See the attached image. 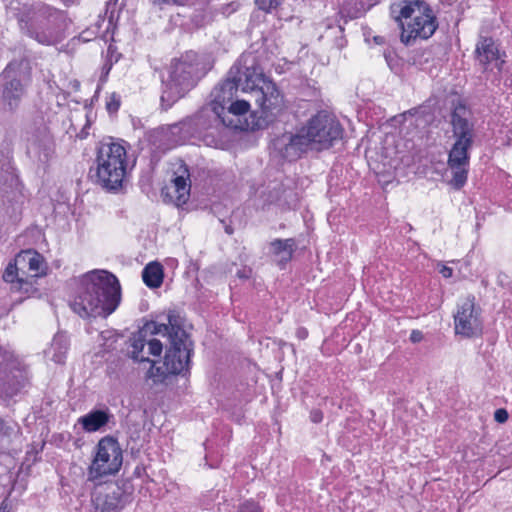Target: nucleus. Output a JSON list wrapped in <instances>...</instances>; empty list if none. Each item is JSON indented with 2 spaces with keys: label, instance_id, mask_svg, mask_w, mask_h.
<instances>
[{
  "label": "nucleus",
  "instance_id": "393cba45",
  "mask_svg": "<svg viewBox=\"0 0 512 512\" xmlns=\"http://www.w3.org/2000/svg\"><path fill=\"white\" fill-rule=\"evenodd\" d=\"M11 189L12 197L7 196V205L5 213L9 217L11 223L16 224L22 219L23 212V199L24 196L21 192L23 184L18 187H9Z\"/></svg>",
  "mask_w": 512,
  "mask_h": 512
},
{
  "label": "nucleus",
  "instance_id": "f704fd0d",
  "mask_svg": "<svg viewBox=\"0 0 512 512\" xmlns=\"http://www.w3.org/2000/svg\"><path fill=\"white\" fill-rule=\"evenodd\" d=\"M384 58L389 68L395 73L400 74L403 70L402 59L396 54L395 51L387 49L384 51Z\"/></svg>",
  "mask_w": 512,
  "mask_h": 512
},
{
  "label": "nucleus",
  "instance_id": "864d4df0",
  "mask_svg": "<svg viewBox=\"0 0 512 512\" xmlns=\"http://www.w3.org/2000/svg\"><path fill=\"white\" fill-rule=\"evenodd\" d=\"M144 475H145L149 480H151V479H150V477H149V476L147 475V473H146V468H145V466H143V465H137V466L135 467L134 471H133V476H135V477H137V478H141V477H142V476H144Z\"/></svg>",
  "mask_w": 512,
  "mask_h": 512
},
{
  "label": "nucleus",
  "instance_id": "c756f323",
  "mask_svg": "<svg viewBox=\"0 0 512 512\" xmlns=\"http://www.w3.org/2000/svg\"><path fill=\"white\" fill-rule=\"evenodd\" d=\"M109 486H114L118 489L115 493L120 496L127 504L132 501V495L134 492V485L131 482V479H121L115 482H106Z\"/></svg>",
  "mask_w": 512,
  "mask_h": 512
},
{
  "label": "nucleus",
  "instance_id": "423d86ee",
  "mask_svg": "<svg viewBox=\"0 0 512 512\" xmlns=\"http://www.w3.org/2000/svg\"><path fill=\"white\" fill-rule=\"evenodd\" d=\"M207 74V69L197 53L188 51L179 58H173L168 69V79L162 80L160 97L162 111H167L185 97Z\"/></svg>",
  "mask_w": 512,
  "mask_h": 512
},
{
  "label": "nucleus",
  "instance_id": "4d7b16f0",
  "mask_svg": "<svg viewBox=\"0 0 512 512\" xmlns=\"http://www.w3.org/2000/svg\"><path fill=\"white\" fill-rule=\"evenodd\" d=\"M505 56H501L498 60H494L492 64H494V67L498 70V72H502L504 69V65L506 64V61L504 59Z\"/></svg>",
  "mask_w": 512,
  "mask_h": 512
},
{
  "label": "nucleus",
  "instance_id": "412c9836",
  "mask_svg": "<svg viewBox=\"0 0 512 512\" xmlns=\"http://www.w3.org/2000/svg\"><path fill=\"white\" fill-rule=\"evenodd\" d=\"M116 488L106 482L100 484L93 494V503L97 512H121L127 503L115 493Z\"/></svg>",
  "mask_w": 512,
  "mask_h": 512
},
{
  "label": "nucleus",
  "instance_id": "c9c22d12",
  "mask_svg": "<svg viewBox=\"0 0 512 512\" xmlns=\"http://www.w3.org/2000/svg\"><path fill=\"white\" fill-rule=\"evenodd\" d=\"M237 512H263V507L259 502L250 498L239 503Z\"/></svg>",
  "mask_w": 512,
  "mask_h": 512
},
{
  "label": "nucleus",
  "instance_id": "13d9d810",
  "mask_svg": "<svg viewBox=\"0 0 512 512\" xmlns=\"http://www.w3.org/2000/svg\"><path fill=\"white\" fill-rule=\"evenodd\" d=\"M289 197L291 198V202L289 203V208L295 209L298 204V194L294 191H290Z\"/></svg>",
  "mask_w": 512,
  "mask_h": 512
},
{
  "label": "nucleus",
  "instance_id": "4468645a",
  "mask_svg": "<svg viewBox=\"0 0 512 512\" xmlns=\"http://www.w3.org/2000/svg\"><path fill=\"white\" fill-rule=\"evenodd\" d=\"M305 129L318 150L328 149L342 138L344 129L336 117L327 111H319L312 116Z\"/></svg>",
  "mask_w": 512,
  "mask_h": 512
},
{
  "label": "nucleus",
  "instance_id": "680f3d73",
  "mask_svg": "<svg viewBox=\"0 0 512 512\" xmlns=\"http://www.w3.org/2000/svg\"><path fill=\"white\" fill-rule=\"evenodd\" d=\"M220 222L224 225V230L228 235H232L234 232L233 227L230 224H226L224 219L219 218Z\"/></svg>",
  "mask_w": 512,
  "mask_h": 512
},
{
  "label": "nucleus",
  "instance_id": "052dcab7",
  "mask_svg": "<svg viewBox=\"0 0 512 512\" xmlns=\"http://www.w3.org/2000/svg\"><path fill=\"white\" fill-rule=\"evenodd\" d=\"M220 210H222V205L220 203H214L211 205L210 211L212 214L219 216Z\"/></svg>",
  "mask_w": 512,
  "mask_h": 512
},
{
  "label": "nucleus",
  "instance_id": "8fccbe9b",
  "mask_svg": "<svg viewBox=\"0 0 512 512\" xmlns=\"http://www.w3.org/2000/svg\"><path fill=\"white\" fill-rule=\"evenodd\" d=\"M310 420L313 423H320L323 420V412L320 409H313L310 412Z\"/></svg>",
  "mask_w": 512,
  "mask_h": 512
},
{
  "label": "nucleus",
  "instance_id": "2eb2a0df",
  "mask_svg": "<svg viewBox=\"0 0 512 512\" xmlns=\"http://www.w3.org/2000/svg\"><path fill=\"white\" fill-rule=\"evenodd\" d=\"M56 145L50 129L44 124L34 125L26 139V155L44 169L55 156Z\"/></svg>",
  "mask_w": 512,
  "mask_h": 512
},
{
  "label": "nucleus",
  "instance_id": "603ef678",
  "mask_svg": "<svg viewBox=\"0 0 512 512\" xmlns=\"http://www.w3.org/2000/svg\"><path fill=\"white\" fill-rule=\"evenodd\" d=\"M423 338H424V335H423L422 331H420V330H412L410 337H409V339L412 343H419L423 340Z\"/></svg>",
  "mask_w": 512,
  "mask_h": 512
},
{
  "label": "nucleus",
  "instance_id": "c85d7f7f",
  "mask_svg": "<svg viewBox=\"0 0 512 512\" xmlns=\"http://www.w3.org/2000/svg\"><path fill=\"white\" fill-rule=\"evenodd\" d=\"M128 347H131V350L128 351L127 356L131 358L134 362L142 363L146 361H150L148 357L141 356V352L143 351L145 345L147 344V338L140 335L137 332L132 333L131 337L126 341Z\"/></svg>",
  "mask_w": 512,
  "mask_h": 512
},
{
  "label": "nucleus",
  "instance_id": "20e7f679",
  "mask_svg": "<svg viewBox=\"0 0 512 512\" xmlns=\"http://www.w3.org/2000/svg\"><path fill=\"white\" fill-rule=\"evenodd\" d=\"M89 179L109 193H118L127 182V150L113 137L103 138L96 146L94 165L89 168Z\"/></svg>",
  "mask_w": 512,
  "mask_h": 512
},
{
  "label": "nucleus",
  "instance_id": "4be33fe9",
  "mask_svg": "<svg viewBox=\"0 0 512 512\" xmlns=\"http://www.w3.org/2000/svg\"><path fill=\"white\" fill-rule=\"evenodd\" d=\"M110 422H115V417L106 405L95 407L87 414L78 418L77 423L85 432L93 433L100 431Z\"/></svg>",
  "mask_w": 512,
  "mask_h": 512
},
{
  "label": "nucleus",
  "instance_id": "79ce46f5",
  "mask_svg": "<svg viewBox=\"0 0 512 512\" xmlns=\"http://www.w3.org/2000/svg\"><path fill=\"white\" fill-rule=\"evenodd\" d=\"M509 418V413L505 408H498L494 412V420L499 423L503 424L507 422Z\"/></svg>",
  "mask_w": 512,
  "mask_h": 512
},
{
  "label": "nucleus",
  "instance_id": "b1692460",
  "mask_svg": "<svg viewBox=\"0 0 512 512\" xmlns=\"http://www.w3.org/2000/svg\"><path fill=\"white\" fill-rule=\"evenodd\" d=\"M70 342L66 332L59 331L55 334L46 355L57 364H64L69 350Z\"/></svg>",
  "mask_w": 512,
  "mask_h": 512
},
{
  "label": "nucleus",
  "instance_id": "338daca9",
  "mask_svg": "<svg viewBox=\"0 0 512 512\" xmlns=\"http://www.w3.org/2000/svg\"><path fill=\"white\" fill-rule=\"evenodd\" d=\"M83 445V440L81 438H77L74 440V446L76 448H81Z\"/></svg>",
  "mask_w": 512,
  "mask_h": 512
},
{
  "label": "nucleus",
  "instance_id": "5fc2aeb1",
  "mask_svg": "<svg viewBox=\"0 0 512 512\" xmlns=\"http://www.w3.org/2000/svg\"><path fill=\"white\" fill-rule=\"evenodd\" d=\"M295 335L299 340H305L308 337L309 332L307 328L301 326L296 329Z\"/></svg>",
  "mask_w": 512,
  "mask_h": 512
},
{
  "label": "nucleus",
  "instance_id": "1a4fd4ad",
  "mask_svg": "<svg viewBox=\"0 0 512 512\" xmlns=\"http://www.w3.org/2000/svg\"><path fill=\"white\" fill-rule=\"evenodd\" d=\"M142 321L143 325L136 331L140 335L146 338L158 334L167 337V360L178 352L177 345H181L183 350L187 343L194 342L191 334L185 329L186 318L176 309L151 313L149 319L143 318Z\"/></svg>",
  "mask_w": 512,
  "mask_h": 512
},
{
  "label": "nucleus",
  "instance_id": "ddd939ff",
  "mask_svg": "<svg viewBox=\"0 0 512 512\" xmlns=\"http://www.w3.org/2000/svg\"><path fill=\"white\" fill-rule=\"evenodd\" d=\"M194 347V342L187 343V347L183 350L181 345H177L178 352H175V355L170 357V360H167L169 352L168 347H166L163 358L165 369L156 366V362L150 359V361H147L151 364L147 376L152 378L155 384H167V380L171 376L189 375L192 366V357L194 355Z\"/></svg>",
  "mask_w": 512,
  "mask_h": 512
},
{
  "label": "nucleus",
  "instance_id": "a878e982",
  "mask_svg": "<svg viewBox=\"0 0 512 512\" xmlns=\"http://www.w3.org/2000/svg\"><path fill=\"white\" fill-rule=\"evenodd\" d=\"M250 111V103L246 100H239L237 98L231 100L226 106L225 113L227 119L233 120L237 125L238 128L236 130H245L247 124L244 122V125L241 124L240 117L245 116ZM245 121H249L248 119H245Z\"/></svg>",
  "mask_w": 512,
  "mask_h": 512
},
{
  "label": "nucleus",
  "instance_id": "bb28decb",
  "mask_svg": "<svg viewBox=\"0 0 512 512\" xmlns=\"http://www.w3.org/2000/svg\"><path fill=\"white\" fill-rule=\"evenodd\" d=\"M142 279L150 289L160 288L164 279V268L161 263L152 261L142 270Z\"/></svg>",
  "mask_w": 512,
  "mask_h": 512
},
{
  "label": "nucleus",
  "instance_id": "7c9ffc66",
  "mask_svg": "<svg viewBox=\"0 0 512 512\" xmlns=\"http://www.w3.org/2000/svg\"><path fill=\"white\" fill-rule=\"evenodd\" d=\"M18 258H21L24 261L27 260L29 270L36 272L34 276H39L38 272L44 262L43 256H41L35 250L29 249L26 251H22V253L19 254ZM42 274H44V272L40 273V275Z\"/></svg>",
  "mask_w": 512,
  "mask_h": 512
},
{
  "label": "nucleus",
  "instance_id": "49530a36",
  "mask_svg": "<svg viewBox=\"0 0 512 512\" xmlns=\"http://www.w3.org/2000/svg\"><path fill=\"white\" fill-rule=\"evenodd\" d=\"M239 5L237 2H231L221 7V13L225 16H229L231 13L238 9Z\"/></svg>",
  "mask_w": 512,
  "mask_h": 512
},
{
  "label": "nucleus",
  "instance_id": "5701e85b",
  "mask_svg": "<svg viewBox=\"0 0 512 512\" xmlns=\"http://www.w3.org/2000/svg\"><path fill=\"white\" fill-rule=\"evenodd\" d=\"M297 250L295 238H276L269 243V253L279 269L284 270Z\"/></svg>",
  "mask_w": 512,
  "mask_h": 512
},
{
  "label": "nucleus",
  "instance_id": "6e6d98bb",
  "mask_svg": "<svg viewBox=\"0 0 512 512\" xmlns=\"http://www.w3.org/2000/svg\"><path fill=\"white\" fill-rule=\"evenodd\" d=\"M439 273L444 278H450L453 275V269L448 267V266H446V265H442L441 269L439 270Z\"/></svg>",
  "mask_w": 512,
  "mask_h": 512
},
{
  "label": "nucleus",
  "instance_id": "09e8293b",
  "mask_svg": "<svg viewBox=\"0 0 512 512\" xmlns=\"http://www.w3.org/2000/svg\"><path fill=\"white\" fill-rule=\"evenodd\" d=\"M120 57H121V54L116 52V47H114L113 45H109L108 49H107V59L106 60H111L114 63V62H117Z\"/></svg>",
  "mask_w": 512,
  "mask_h": 512
},
{
  "label": "nucleus",
  "instance_id": "37998d69",
  "mask_svg": "<svg viewBox=\"0 0 512 512\" xmlns=\"http://www.w3.org/2000/svg\"><path fill=\"white\" fill-rule=\"evenodd\" d=\"M205 461H206V464L210 468H217V467H219L221 459L218 455H213V454L207 452L205 455Z\"/></svg>",
  "mask_w": 512,
  "mask_h": 512
},
{
  "label": "nucleus",
  "instance_id": "e433bc0d",
  "mask_svg": "<svg viewBox=\"0 0 512 512\" xmlns=\"http://www.w3.org/2000/svg\"><path fill=\"white\" fill-rule=\"evenodd\" d=\"M211 22V18L204 10L196 11L191 16V23L196 28H203Z\"/></svg>",
  "mask_w": 512,
  "mask_h": 512
},
{
  "label": "nucleus",
  "instance_id": "69168bd1",
  "mask_svg": "<svg viewBox=\"0 0 512 512\" xmlns=\"http://www.w3.org/2000/svg\"><path fill=\"white\" fill-rule=\"evenodd\" d=\"M422 106H419V107H415V108H412L408 111V113L410 115H416L419 113V111L421 110Z\"/></svg>",
  "mask_w": 512,
  "mask_h": 512
},
{
  "label": "nucleus",
  "instance_id": "0e129e2a",
  "mask_svg": "<svg viewBox=\"0 0 512 512\" xmlns=\"http://www.w3.org/2000/svg\"><path fill=\"white\" fill-rule=\"evenodd\" d=\"M373 40L378 45H382L385 43V38L383 36H374Z\"/></svg>",
  "mask_w": 512,
  "mask_h": 512
},
{
  "label": "nucleus",
  "instance_id": "dca6fc26",
  "mask_svg": "<svg viewBox=\"0 0 512 512\" xmlns=\"http://www.w3.org/2000/svg\"><path fill=\"white\" fill-rule=\"evenodd\" d=\"M480 315L481 308L476 306L475 296L468 295L454 316L455 333L465 338L480 336L483 330Z\"/></svg>",
  "mask_w": 512,
  "mask_h": 512
},
{
  "label": "nucleus",
  "instance_id": "cd10ccee",
  "mask_svg": "<svg viewBox=\"0 0 512 512\" xmlns=\"http://www.w3.org/2000/svg\"><path fill=\"white\" fill-rule=\"evenodd\" d=\"M7 359H8L7 353L4 352L2 350V348H0V381H2L3 384L7 383L9 388L11 389V393L16 394L27 385L28 380L22 375V373L19 372V375L13 376L12 380L15 379V383L14 382L11 383L10 380L6 381V378L8 377L7 376V368H8Z\"/></svg>",
  "mask_w": 512,
  "mask_h": 512
},
{
  "label": "nucleus",
  "instance_id": "0eeeda50",
  "mask_svg": "<svg viewBox=\"0 0 512 512\" xmlns=\"http://www.w3.org/2000/svg\"><path fill=\"white\" fill-rule=\"evenodd\" d=\"M22 33L41 45H54L62 40L64 11L42 2L24 6L15 13Z\"/></svg>",
  "mask_w": 512,
  "mask_h": 512
},
{
  "label": "nucleus",
  "instance_id": "3c124183",
  "mask_svg": "<svg viewBox=\"0 0 512 512\" xmlns=\"http://www.w3.org/2000/svg\"><path fill=\"white\" fill-rule=\"evenodd\" d=\"M163 134V129H154L148 134V141L156 145L157 139Z\"/></svg>",
  "mask_w": 512,
  "mask_h": 512
},
{
  "label": "nucleus",
  "instance_id": "ea45409f",
  "mask_svg": "<svg viewBox=\"0 0 512 512\" xmlns=\"http://www.w3.org/2000/svg\"><path fill=\"white\" fill-rule=\"evenodd\" d=\"M149 354L155 357L161 356L163 352V343L159 339L147 340Z\"/></svg>",
  "mask_w": 512,
  "mask_h": 512
},
{
  "label": "nucleus",
  "instance_id": "f257e3e1",
  "mask_svg": "<svg viewBox=\"0 0 512 512\" xmlns=\"http://www.w3.org/2000/svg\"><path fill=\"white\" fill-rule=\"evenodd\" d=\"M121 285L118 278L106 270L86 273L78 295L70 306L81 318H107L119 306Z\"/></svg>",
  "mask_w": 512,
  "mask_h": 512
},
{
  "label": "nucleus",
  "instance_id": "473e14b6",
  "mask_svg": "<svg viewBox=\"0 0 512 512\" xmlns=\"http://www.w3.org/2000/svg\"><path fill=\"white\" fill-rule=\"evenodd\" d=\"M438 47L439 45H431L425 49L415 51L410 59L411 64L422 67L428 64L430 61H433L434 49Z\"/></svg>",
  "mask_w": 512,
  "mask_h": 512
},
{
  "label": "nucleus",
  "instance_id": "774afa93",
  "mask_svg": "<svg viewBox=\"0 0 512 512\" xmlns=\"http://www.w3.org/2000/svg\"><path fill=\"white\" fill-rule=\"evenodd\" d=\"M0 512H8V510H7V506L2 504V505L0 506Z\"/></svg>",
  "mask_w": 512,
  "mask_h": 512
},
{
  "label": "nucleus",
  "instance_id": "f03ea898",
  "mask_svg": "<svg viewBox=\"0 0 512 512\" xmlns=\"http://www.w3.org/2000/svg\"><path fill=\"white\" fill-rule=\"evenodd\" d=\"M248 71L244 86L255 94L258 109L250 113V121H246V129L250 131L266 129L281 121L286 114L285 96L278 85L264 74L255 58L252 59V69Z\"/></svg>",
  "mask_w": 512,
  "mask_h": 512
},
{
  "label": "nucleus",
  "instance_id": "58836bf2",
  "mask_svg": "<svg viewBox=\"0 0 512 512\" xmlns=\"http://www.w3.org/2000/svg\"><path fill=\"white\" fill-rule=\"evenodd\" d=\"M121 105L120 96L112 93L110 99L106 102V109L110 115L118 112Z\"/></svg>",
  "mask_w": 512,
  "mask_h": 512
},
{
  "label": "nucleus",
  "instance_id": "2f4dec72",
  "mask_svg": "<svg viewBox=\"0 0 512 512\" xmlns=\"http://www.w3.org/2000/svg\"><path fill=\"white\" fill-rule=\"evenodd\" d=\"M3 280L7 283H14L17 282L20 286L19 289L25 290V292H28V288H24V285H30L27 280L20 278L18 276V267L17 263L9 262L7 267L5 268L4 274H3Z\"/></svg>",
  "mask_w": 512,
  "mask_h": 512
},
{
  "label": "nucleus",
  "instance_id": "9d476101",
  "mask_svg": "<svg viewBox=\"0 0 512 512\" xmlns=\"http://www.w3.org/2000/svg\"><path fill=\"white\" fill-rule=\"evenodd\" d=\"M29 75L23 70L21 61L8 63L0 74V99L5 111L14 113L18 110L22 99L27 93Z\"/></svg>",
  "mask_w": 512,
  "mask_h": 512
},
{
  "label": "nucleus",
  "instance_id": "9b49d317",
  "mask_svg": "<svg viewBox=\"0 0 512 512\" xmlns=\"http://www.w3.org/2000/svg\"><path fill=\"white\" fill-rule=\"evenodd\" d=\"M251 69L252 63L248 65L247 61L242 63V59L237 60L230 67L226 77L211 91L210 97L212 99L209 104L217 108L223 115H226V106L231 100L237 98L239 89L243 92L250 91L249 88L244 86V79H246L248 70Z\"/></svg>",
  "mask_w": 512,
  "mask_h": 512
},
{
  "label": "nucleus",
  "instance_id": "a18cd8bd",
  "mask_svg": "<svg viewBox=\"0 0 512 512\" xmlns=\"http://www.w3.org/2000/svg\"><path fill=\"white\" fill-rule=\"evenodd\" d=\"M112 66H113V61L111 60H106V62L104 63L103 67H102V71H101V75H100V79L99 81L101 83H104L106 82L107 80V77L109 75V72L111 71L112 69Z\"/></svg>",
  "mask_w": 512,
  "mask_h": 512
},
{
  "label": "nucleus",
  "instance_id": "aec40b11",
  "mask_svg": "<svg viewBox=\"0 0 512 512\" xmlns=\"http://www.w3.org/2000/svg\"><path fill=\"white\" fill-rule=\"evenodd\" d=\"M501 56H506V52L501 50L500 44L492 36H478L473 58L483 72L491 70L493 61Z\"/></svg>",
  "mask_w": 512,
  "mask_h": 512
},
{
  "label": "nucleus",
  "instance_id": "c03bdc74",
  "mask_svg": "<svg viewBox=\"0 0 512 512\" xmlns=\"http://www.w3.org/2000/svg\"><path fill=\"white\" fill-rule=\"evenodd\" d=\"M189 0H151L154 5H175L184 6Z\"/></svg>",
  "mask_w": 512,
  "mask_h": 512
},
{
  "label": "nucleus",
  "instance_id": "a211bd4d",
  "mask_svg": "<svg viewBox=\"0 0 512 512\" xmlns=\"http://www.w3.org/2000/svg\"><path fill=\"white\" fill-rule=\"evenodd\" d=\"M310 144H314L308 136V132L303 127L299 133L293 134L286 132L277 137L274 142V148L279 155L287 160L294 161L298 159L301 153L305 152Z\"/></svg>",
  "mask_w": 512,
  "mask_h": 512
},
{
  "label": "nucleus",
  "instance_id": "f3484780",
  "mask_svg": "<svg viewBox=\"0 0 512 512\" xmlns=\"http://www.w3.org/2000/svg\"><path fill=\"white\" fill-rule=\"evenodd\" d=\"M171 186L161 188V198L166 204H174L180 207L186 204L190 198L191 180L190 171L186 163L182 162L174 172Z\"/></svg>",
  "mask_w": 512,
  "mask_h": 512
},
{
  "label": "nucleus",
  "instance_id": "a19ab883",
  "mask_svg": "<svg viewBox=\"0 0 512 512\" xmlns=\"http://www.w3.org/2000/svg\"><path fill=\"white\" fill-rule=\"evenodd\" d=\"M336 31H337L340 35L335 37V39H334V46H335L337 49L341 50V49H343V48L346 46V44H347V40H346V38H345V36H344V29H343V27H342V26H338V27L336 28Z\"/></svg>",
  "mask_w": 512,
  "mask_h": 512
},
{
  "label": "nucleus",
  "instance_id": "6ab92c4d",
  "mask_svg": "<svg viewBox=\"0 0 512 512\" xmlns=\"http://www.w3.org/2000/svg\"><path fill=\"white\" fill-rule=\"evenodd\" d=\"M13 136L6 133L0 144V183L8 187L21 186V180L13 161Z\"/></svg>",
  "mask_w": 512,
  "mask_h": 512
},
{
  "label": "nucleus",
  "instance_id": "39448f33",
  "mask_svg": "<svg viewBox=\"0 0 512 512\" xmlns=\"http://www.w3.org/2000/svg\"><path fill=\"white\" fill-rule=\"evenodd\" d=\"M390 16L401 27L400 40L406 46L416 39L431 38L439 26L437 16L427 0H392Z\"/></svg>",
  "mask_w": 512,
  "mask_h": 512
},
{
  "label": "nucleus",
  "instance_id": "bf43d9fd",
  "mask_svg": "<svg viewBox=\"0 0 512 512\" xmlns=\"http://www.w3.org/2000/svg\"><path fill=\"white\" fill-rule=\"evenodd\" d=\"M90 126H91V122L89 120H87V123L85 124V126L77 134V137L80 139H85L89 134L88 129L90 128Z\"/></svg>",
  "mask_w": 512,
  "mask_h": 512
},
{
  "label": "nucleus",
  "instance_id": "4c0bfd02",
  "mask_svg": "<svg viewBox=\"0 0 512 512\" xmlns=\"http://www.w3.org/2000/svg\"><path fill=\"white\" fill-rule=\"evenodd\" d=\"M283 0H255V5L258 9L265 12H270L272 9L277 8Z\"/></svg>",
  "mask_w": 512,
  "mask_h": 512
},
{
  "label": "nucleus",
  "instance_id": "f8f14e48",
  "mask_svg": "<svg viewBox=\"0 0 512 512\" xmlns=\"http://www.w3.org/2000/svg\"><path fill=\"white\" fill-rule=\"evenodd\" d=\"M123 462L122 448L118 440L110 435L101 438L96 445V454L89 467V480H97L117 473Z\"/></svg>",
  "mask_w": 512,
  "mask_h": 512
},
{
  "label": "nucleus",
  "instance_id": "6e6552de",
  "mask_svg": "<svg viewBox=\"0 0 512 512\" xmlns=\"http://www.w3.org/2000/svg\"><path fill=\"white\" fill-rule=\"evenodd\" d=\"M220 126L236 130L238 125L226 115L220 113L209 103L202 106L195 114L168 127L172 140L185 143L191 139L202 140L207 144L214 142V131Z\"/></svg>",
  "mask_w": 512,
  "mask_h": 512
},
{
  "label": "nucleus",
  "instance_id": "7ed1b4c3",
  "mask_svg": "<svg viewBox=\"0 0 512 512\" xmlns=\"http://www.w3.org/2000/svg\"><path fill=\"white\" fill-rule=\"evenodd\" d=\"M470 115L471 110L465 99L451 101L449 123L455 142L449 151L447 163L452 174L449 184L455 190L463 188L468 178L470 150L475 137L474 123L469 119Z\"/></svg>",
  "mask_w": 512,
  "mask_h": 512
},
{
  "label": "nucleus",
  "instance_id": "de8ad7c7",
  "mask_svg": "<svg viewBox=\"0 0 512 512\" xmlns=\"http://www.w3.org/2000/svg\"><path fill=\"white\" fill-rule=\"evenodd\" d=\"M252 275V269L244 266L236 272V276L241 280H248Z\"/></svg>",
  "mask_w": 512,
  "mask_h": 512
},
{
  "label": "nucleus",
  "instance_id": "72a5a7b5",
  "mask_svg": "<svg viewBox=\"0 0 512 512\" xmlns=\"http://www.w3.org/2000/svg\"><path fill=\"white\" fill-rule=\"evenodd\" d=\"M128 434H129L128 444L132 443L131 450L132 451L134 449L139 450L143 446V442H144L145 433L143 431V428L140 427V425H138V424H134L129 427Z\"/></svg>",
  "mask_w": 512,
  "mask_h": 512
},
{
  "label": "nucleus",
  "instance_id": "e2e57ef3",
  "mask_svg": "<svg viewBox=\"0 0 512 512\" xmlns=\"http://www.w3.org/2000/svg\"><path fill=\"white\" fill-rule=\"evenodd\" d=\"M100 90H101V86L98 85L96 91H95V94L93 95V97L90 99V104L89 106H92L94 101H98V98H99V93H100Z\"/></svg>",
  "mask_w": 512,
  "mask_h": 512
}]
</instances>
